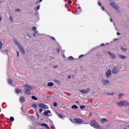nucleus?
Listing matches in <instances>:
<instances>
[{
    "instance_id": "nucleus-23",
    "label": "nucleus",
    "mask_w": 129,
    "mask_h": 129,
    "mask_svg": "<svg viewBox=\"0 0 129 129\" xmlns=\"http://www.w3.org/2000/svg\"><path fill=\"white\" fill-rule=\"evenodd\" d=\"M8 82L9 84H13L14 82H13V80H12L11 79H8Z\"/></svg>"
},
{
    "instance_id": "nucleus-13",
    "label": "nucleus",
    "mask_w": 129,
    "mask_h": 129,
    "mask_svg": "<svg viewBox=\"0 0 129 129\" xmlns=\"http://www.w3.org/2000/svg\"><path fill=\"white\" fill-rule=\"evenodd\" d=\"M23 92V91L21 89H17L16 90V93L17 94H20V95H22V93Z\"/></svg>"
},
{
    "instance_id": "nucleus-34",
    "label": "nucleus",
    "mask_w": 129,
    "mask_h": 129,
    "mask_svg": "<svg viewBox=\"0 0 129 129\" xmlns=\"http://www.w3.org/2000/svg\"><path fill=\"white\" fill-rule=\"evenodd\" d=\"M10 21L13 22V17H12V16L10 17Z\"/></svg>"
},
{
    "instance_id": "nucleus-31",
    "label": "nucleus",
    "mask_w": 129,
    "mask_h": 129,
    "mask_svg": "<svg viewBox=\"0 0 129 129\" xmlns=\"http://www.w3.org/2000/svg\"><path fill=\"white\" fill-rule=\"evenodd\" d=\"M69 60H73L74 59V58H73V56H70L69 57Z\"/></svg>"
},
{
    "instance_id": "nucleus-51",
    "label": "nucleus",
    "mask_w": 129,
    "mask_h": 129,
    "mask_svg": "<svg viewBox=\"0 0 129 129\" xmlns=\"http://www.w3.org/2000/svg\"><path fill=\"white\" fill-rule=\"evenodd\" d=\"M110 22H112V19H110Z\"/></svg>"
},
{
    "instance_id": "nucleus-48",
    "label": "nucleus",
    "mask_w": 129,
    "mask_h": 129,
    "mask_svg": "<svg viewBox=\"0 0 129 129\" xmlns=\"http://www.w3.org/2000/svg\"><path fill=\"white\" fill-rule=\"evenodd\" d=\"M36 35L35 34H33V36H34V37H36Z\"/></svg>"
},
{
    "instance_id": "nucleus-15",
    "label": "nucleus",
    "mask_w": 129,
    "mask_h": 129,
    "mask_svg": "<svg viewBox=\"0 0 129 129\" xmlns=\"http://www.w3.org/2000/svg\"><path fill=\"white\" fill-rule=\"evenodd\" d=\"M108 54H109L110 57L112 58V59H115L116 56H115V54H113V53H110V52H108Z\"/></svg>"
},
{
    "instance_id": "nucleus-8",
    "label": "nucleus",
    "mask_w": 129,
    "mask_h": 129,
    "mask_svg": "<svg viewBox=\"0 0 129 129\" xmlns=\"http://www.w3.org/2000/svg\"><path fill=\"white\" fill-rule=\"evenodd\" d=\"M80 92H81V93H83L84 94L86 93H88L90 91V88H88L87 89H83L79 90Z\"/></svg>"
},
{
    "instance_id": "nucleus-44",
    "label": "nucleus",
    "mask_w": 129,
    "mask_h": 129,
    "mask_svg": "<svg viewBox=\"0 0 129 129\" xmlns=\"http://www.w3.org/2000/svg\"><path fill=\"white\" fill-rule=\"evenodd\" d=\"M117 35L118 36H119V35H120V34L119 33V32H117Z\"/></svg>"
},
{
    "instance_id": "nucleus-7",
    "label": "nucleus",
    "mask_w": 129,
    "mask_h": 129,
    "mask_svg": "<svg viewBox=\"0 0 129 129\" xmlns=\"http://www.w3.org/2000/svg\"><path fill=\"white\" fill-rule=\"evenodd\" d=\"M38 107L40 108H43V109H48L49 106L46 105L44 104L43 103L38 104Z\"/></svg>"
},
{
    "instance_id": "nucleus-28",
    "label": "nucleus",
    "mask_w": 129,
    "mask_h": 129,
    "mask_svg": "<svg viewBox=\"0 0 129 129\" xmlns=\"http://www.w3.org/2000/svg\"><path fill=\"white\" fill-rule=\"evenodd\" d=\"M85 106H84V105H82V106H80V108L81 109H84V108H85Z\"/></svg>"
},
{
    "instance_id": "nucleus-4",
    "label": "nucleus",
    "mask_w": 129,
    "mask_h": 129,
    "mask_svg": "<svg viewBox=\"0 0 129 129\" xmlns=\"http://www.w3.org/2000/svg\"><path fill=\"white\" fill-rule=\"evenodd\" d=\"M91 125L95 128L102 129L101 127L98 125V124H97V122H96V121L95 120H93L91 122Z\"/></svg>"
},
{
    "instance_id": "nucleus-57",
    "label": "nucleus",
    "mask_w": 129,
    "mask_h": 129,
    "mask_svg": "<svg viewBox=\"0 0 129 129\" xmlns=\"http://www.w3.org/2000/svg\"><path fill=\"white\" fill-rule=\"evenodd\" d=\"M106 45H108V43H107Z\"/></svg>"
},
{
    "instance_id": "nucleus-35",
    "label": "nucleus",
    "mask_w": 129,
    "mask_h": 129,
    "mask_svg": "<svg viewBox=\"0 0 129 129\" xmlns=\"http://www.w3.org/2000/svg\"><path fill=\"white\" fill-rule=\"evenodd\" d=\"M69 5H71L72 4V1H68Z\"/></svg>"
},
{
    "instance_id": "nucleus-40",
    "label": "nucleus",
    "mask_w": 129,
    "mask_h": 129,
    "mask_svg": "<svg viewBox=\"0 0 129 129\" xmlns=\"http://www.w3.org/2000/svg\"><path fill=\"white\" fill-rule=\"evenodd\" d=\"M17 57H19L20 56V54L19 53V51H17Z\"/></svg>"
},
{
    "instance_id": "nucleus-12",
    "label": "nucleus",
    "mask_w": 129,
    "mask_h": 129,
    "mask_svg": "<svg viewBox=\"0 0 129 129\" xmlns=\"http://www.w3.org/2000/svg\"><path fill=\"white\" fill-rule=\"evenodd\" d=\"M110 75H111V70H108L106 72V77L107 78H109L110 77Z\"/></svg>"
},
{
    "instance_id": "nucleus-33",
    "label": "nucleus",
    "mask_w": 129,
    "mask_h": 129,
    "mask_svg": "<svg viewBox=\"0 0 129 129\" xmlns=\"http://www.w3.org/2000/svg\"><path fill=\"white\" fill-rule=\"evenodd\" d=\"M2 47H3V43L0 41V49H2Z\"/></svg>"
},
{
    "instance_id": "nucleus-47",
    "label": "nucleus",
    "mask_w": 129,
    "mask_h": 129,
    "mask_svg": "<svg viewBox=\"0 0 129 129\" xmlns=\"http://www.w3.org/2000/svg\"><path fill=\"white\" fill-rule=\"evenodd\" d=\"M101 46H104V44L102 43L100 45Z\"/></svg>"
},
{
    "instance_id": "nucleus-39",
    "label": "nucleus",
    "mask_w": 129,
    "mask_h": 129,
    "mask_svg": "<svg viewBox=\"0 0 129 129\" xmlns=\"http://www.w3.org/2000/svg\"><path fill=\"white\" fill-rule=\"evenodd\" d=\"M57 51L58 53H60V49L59 48H57Z\"/></svg>"
},
{
    "instance_id": "nucleus-41",
    "label": "nucleus",
    "mask_w": 129,
    "mask_h": 129,
    "mask_svg": "<svg viewBox=\"0 0 129 129\" xmlns=\"http://www.w3.org/2000/svg\"><path fill=\"white\" fill-rule=\"evenodd\" d=\"M39 111H40V112H42V111H43V109H40Z\"/></svg>"
},
{
    "instance_id": "nucleus-52",
    "label": "nucleus",
    "mask_w": 129,
    "mask_h": 129,
    "mask_svg": "<svg viewBox=\"0 0 129 129\" xmlns=\"http://www.w3.org/2000/svg\"><path fill=\"white\" fill-rule=\"evenodd\" d=\"M4 52H8V50H4Z\"/></svg>"
},
{
    "instance_id": "nucleus-45",
    "label": "nucleus",
    "mask_w": 129,
    "mask_h": 129,
    "mask_svg": "<svg viewBox=\"0 0 129 129\" xmlns=\"http://www.w3.org/2000/svg\"><path fill=\"white\" fill-rule=\"evenodd\" d=\"M20 9H17L16 10V12H20Z\"/></svg>"
},
{
    "instance_id": "nucleus-16",
    "label": "nucleus",
    "mask_w": 129,
    "mask_h": 129,
    "mask_svg": "<svg viewBox=\"0 0 129 129\" xmlns=\"http://www.w3.org/2000/svg\"><path fill=\"white\" fill-rule=\"evenodd\" d=\"M71 108H72V109H78L79 107L76 105H73L72 106Z\"/></svg>"
},
{
    "instance_id": "nucleus-24",
    "label": "nucleus",
    "mask_w": 129,
    "mask_h": 129,
    "mask_svg": "<svg viewBox=\"0 0 129 129\" xmlns=\"http://www.w3.org/2000/svg\"><path fill=\"white\" fill-rule=\"evenodd\" d=\"M32 99H33V100H38V98H37L35 96H32Z\"/></svg>"
},
{
    "instance_id": "nucleus-22",
    "label": "nucleus",
    "mask_w": 129,
    "mask_h": 129,
    "mask_svg": "<svg viewBox=\"0 0 129 129\" xmlns=\"http://www.w3.org/2000/svg\"><path fill=\"white\" fill-rule=\"evenodd\" d=\"M101 122H103V123L106 122V121H107V119L103 118L101 119Z\"/></svg>"
},
{
    "instance_id": "nucleus-21",
    "label": "nucleus",
    "mask_w": 129,
    "mask_h": 129,
    "mask_svg": "<svg viewBox=\"0 0 129 129\" xmlns=\"http://www.w3.org/2000/svg\"><path fill=\"white\" fill-rule=\"evenodd\" d=\"M31 106L32 107H34L35 109H37V107H38V105L36 104H33Z\"/></svg>"
},
{
    "instance_id": "nucleus-2",
    "label": "nucleus",
    "mask_w": 129,
    "mask_h": 129,
    "mask_svg": "<svg viewBox=\"0 0 129 129\" xmlns=\"http://www.w3.org/2000/svg\"><path fill=\"white\" fill-rule=\"evenodd\" d=\"M109 7L110 8H112L113 9H115L117 11V12H119L120 7L118 6V5H116L115 3L113 2H111L109 3Z\"/></svg>"
},
{
    "instance_id": "nucleus-19",
    "label": "nucleus",
    "mask_w": 129,
    "mask_h": 129,
    "mask_svg": "<svg viewBox=\"0 0 129 129\" xmlns=\"http://www.w3.org/2000/svg\"><path fill=\"white\" fill-rule=\"evenodd\" d=\"M20 100L21 102H25V98L23 96H21L20 97Z\"/></svg>"
},
{
    "instance_id": "nucleus-18",
    "label": "nucleus",
    "mask_w": 129,
    "mask_h": 129,
    "mask_svg": "<svg viewBox=\"0 0 129 129\" xmlns=\"http://www.w3.org/2000/svg\"><path fill=\"white\" fill-rule=\"evenodd\" d=\"M42 126H44L45 127H46V128L49 129V126H48V125L46 123H42L41 124Z\"/></svg>"
},
{
    "instance_id": "nucleus-43",
    "label": "nucleus",
    "mask_w": 129,
    "mask_h": 129,
    "mask_svg": "<svg viewBox=\"0 0 129 129\" xmlns=\"http://www.w3.org/2000/svg\"><path fill=\"white\" fill-rule=\"evenodd\" d=\"M34 33H35V34H37L38 33V31H37V30L35 31Z\"/></svg>"
},
{
    "instance_id": "nucleus-14",
    "label": "nucleus",
    "mask_w": 129,
    "mask_h": 129,
    "mask_svg": "<svg viewBox=\"0 0 129 129\" xmlns=\"http://www.w3.org/2000/svg\"><path fill=\"white\" fill-rule=\"evenodd\" d=\"M55 113L57 114L58 116L60 118H64L65 117V116L62 114L58 113V112L55 111Z\"/></svg>"
},
{
    "instance_id": "nucleus-32",
    "label": "nucleus",
    "mask_w": 129,
    "mask_h": 129,
    "mask_svg": "<svg viewBox=\"0 0 129 129\" xmlns=\"http://www.w3.org/2000/svg\"><path fill=\"white\" fill-rule=\"evenodd\" d=\"M57 102L53 103V106L56 107V106H57Z\"/></svg>"
},
{
    "instance_id": "nucleus-53",
    "label": "nucleus",
    "mask_w": 129,
    "mask_h": 129,
    "mask_svg": "<svg viewBox=\"0 0 129 129\" xmlns=\"http://www.w3.org/2000/svg\"><path fill=\"white\" fill-rule=\"evenodd\" d=\"M109 2H113V0H108Z\"/></svg>"
},
{
    "instance_id": "nucleus-56",
    "label": "nucleus",
    "mask_w": 129,
    "mask_h": 129,
    "mask_svg": "<svg viewBox=\"0 0 129 129\" xmlns=\"http://www.w3.org/2000/svg\"><path fill=\"white\" fill-rule=\"evenodd\" d=\"M70 77H71L70 76H69V78H70Z\"/></svg>"
},
{
    "instance_id": "nucleus-25",
    "label": "nucleus",
    "mask_w": 129,
    "mask_h": 129,
    "mask_svg": "<svg viewBox=\"0 0 129 129\" xmlns=\"http://www.w3.org/2000/svg\"><path fill=\"white\" fill-rule=\"evenodd\" d=\"M123 95H124V94L122 93H120L118 95V98H121L122 96H123Z\"/></svg>"
},
{
    "instance_id": "nucleus-37",
    "label": "nucleus",
    "mask_w": 129,
    "mask_h": 129,
    "mask_svg": "<svg viewBox=\"0 0 129 129\" xmlns=\"http://www.w3.org/2000/svg\"><path fill=\"white\" fill-rule=\"evenodd\" d=\"M101 9L102 10V11H104L105 9L104 7L103 6H101Z\"/></svg>"
},
{
    "instance_id": "nucleus-6",
    "label": "nucleus",
    "mask_w": 129,
    "mask_h": 129,
    "mask_svg": "<svg viewBox=\"0 0 129 129\" xmlns=\"http://www.w3.org/2000/svg\"><path fill=\"white\" fill-rule=\"evenodd\" d=\"M72 122L73 123H83V120L80 118H75L73 120H71Z\"/></svg>"
},
{
    "instance_id": "nucleus-10",
    "label": "nucleus",
    "mask_w": 129,
    "mask_h": 129,
    "mask_svg": "<svg viewBox=\"0 0 129 129\" xmlns=\"http://www.w3.org/2000/svg\"><path fill=\"white\" fill-rule=\"evenodd\" d=\"M44 115H46V116H50V115H52V113H51V111L50 110H46L44 111Z\"/></svg>"
},
{
    "instance_id": "nucleus-17",
    "label": "nucleus",
    "mask_w": 129,
    "mask_h": 129,
    "mask_svg": "<svg viewBox=\"0 0 129 129\" xmlns=\"http://www.w3.org/2000/svg\"><path fill=\"white\" fill-rule=\"evenodd\" d=\"M47 85L48 86H49L50 87H52L53 86H54V83H52V82H49L47 83Z\"/></svg>"
},
{
    "instance_id": "nucleus-50",
    "label": "nucleus",
    "mask_w": 129,
    "mask_h": 129,
    "mask_svg": "<svg viewBox=\"0 0 129 129\" xmlns=\"http://www.w3.org/2000/svg\"><path fill=\"white\" fill-rule=\"evenodd\" d=\"M2 21V17L0 16V22Z\"/></svg>"
},
{
    "instance_id": "nucleus-30",
    "label": "nucleus",
    "mask_w": 129,
    "mask_h": 129,
    "mask_svg": "<svg viewBox=\"0 0 129 129\" xmlns=\"http://www.w3.org/2000/svg\"><path fill=\"white\" fill-rule=\"evenodd\" d=\"M10 120L11 121H14V120H15V118H14V117H11Z\"/></svg>"
},
{
    "instance_id": "nucleus-38",
    "label": "nucleus",
    "mask_w": 129,
    "mask_h": 129,
    "mask_svg": "<svg viewBox=\"0 0 129 129\" xmlns=\"http://www.w3.org/2000/svg\"><path fill=\"white\" fill-rule=\"evenodd\" d=\"M98 4L100 7H101V4L99 2H98Z\"/></svg>"
},
{
    "instance_id": "nucleus-9",
    "label": "nucleus",
    "mask_w": 129,
    "mask_h": 129,
    "mask_svg": "<svg viewBox=\"0 0 129 129\" xmlns=\"http://www.w3.org/2000/svg\"><path fill=\"white\" fill-rule=\"evenodd\" d=\"M101 82L103 85H107V84H109V80H108L103 79L101 80Z\"/></svg>"
},
{
    "instance_id": "nucleus-54",
    "label": "nucleus",
    "mask_w": 129,
    "mask_h": 129,
    "mask_svg": "<svg viewBox=\"0 0 129 129\" xmlns=\"http://www.w3.org/2000/svg\"><path fill=\"white\" fill-rule=\"evenodd\" d=\"M76 102L78 103H79V102H78V101H76Z\"/></svg>"
},
{
    "instance_id": "nucleus-29",
    "label": "nucleus",
    "mask_w": 129,
    "mask_h": 129,
    "mask_svg": "<svg viewBox=\"0 0 129 129\" xmlns=\"http://www.w3.org/2000/svg\"><path fill=\"white\" fill-rule=\"evenodd\" d=\"M121 49L122 50H123V52H125V51H126V49H125L122 47H121Z\"/></svg>"
},
{
    "instance_id": "nucleus-49",
    "label": "nucleus",
    "mask_w": 129,
    "mask_h": 129,
    "mask_svg": "<svg viewBox=\"0 0 129 129\" xmlns=\"http://www.w3.org/2000/svg\"><path fill=\"white\" fill-rule=\"evenodd\" d=\"M43 0H39V3H41Z\"/></svg>"
},
{
    "instance_id": "nucleus-3",
    "label": "nucleus",
    "mask_w": 129,
    "mask_h": 129,
    "mask_svg": "<svg viewBox=\"0 0 129 129\" xmlns=\"http://www.w3.org/2000/svg\"><path fill=\"white\" fill-rule=\"evenodd\" d=\"M117 105L118 106H124L125 107H126L128 105V102L127 101L123 100L122 101H120L119 102L116 103Z\"/></svg>"
},
{
    "instance_id": "nucleus-5",
    "label": "nucleus",
    "mask_w": 129,
    "mask_h": 129,
    "mask_svg": "<svg viewBox=\"0 0 129 129\" xmlns=\"http://www.w3.org/2000/svg\"><path fill=\"white\" fill-rule=\"evenodd\" d=\"M15 44H16V45H17V46H18V47L19 48V50L21 52V53H22V54H25V50L24 49L23 47H22V46H21V44H20V43H19V42L18 41H16Z\"/></svg>"
},
{
    "instance_id": "nucleus-1",
    "label": "nucleus",
    "mask_w": 129,
    "mask_h": 129,
    "mask_svg": "<svg viewBox=\"0 0 129 129\" xmlns=\"http://www.w3.org/2000/svg\"><path fill=\"white\" fill-rule=\"evenodd\" d=\"M26 94L30 95L31 91H32V87L29 85H24L23 86Z\"/></svg>"
},
{
    "instance_id": "nucleus-36",
    "label": "nucleus",
    "mask_w": 129,
    "mask_h": 129,
    "mask_svg": "<svg viewBox=\"0 0 129 129\" xmlns=\"http://www.w3.org/2000/svg\"><path fill=\"white\" fill-rule=\"evenodd\" d=\"M83 56H84V55H83V54H82V55H80L79 56V58H82V57H83Z\"/></svg>"
},
{
    "instance_id": "nucleus-27",
    "label": "nucleus",
    "mask_w": 129,
    "mask_h": 129,
    "mask_svg": "<svg viewBox=\"0 0 129 129\" xmlns=\"http://www.w3.org/2000/svg\"><path fill=\"white\" fill-rule=\"evenodd\" d=\"M35 11H39L40 10V6H37V7L35 8Z\"/></svg>"
},
{
    "instance_id": "nucleus-55",
    "label": "nucleus",
    "mask_w": 129,
    "mask_h": 129,
    "mask_svg": "<svg viewBox=\"0 0 129 129\" xmlns=\"http://www.w3.org/2000/svg\"><path fill=\"white\" fill-rule=\"evenodd\" d=\"M57 67H58L57 66L55 67V68H57Z\"/></svg>"
},
{
    "instance_id": "nucleus-26",
    "label": "nucleus",
    "mask_w": 129,
    "mask_h": 129,
    "mask_svg": "<svg viewBox=\"0 0 129 129\" xmlns=\"http://www.w3.org/2000/svg\"><path fill=\"white\" fill-rule=\"evenodd\" d=\"M36 30H37V27H36L35 26H33L31 28L32 31H35Z\"/></svg>"
},
{
    "instance_id": "nucleus-11",
    "label": "nucleus",
    "mask_w": 129,
    "mask_h": 129,
    "mask_svg": "<svg viewBox=\"0 0 129 129\" xmlns=\"http://www.w3.org/2000/svg\"><path fill=\"white\" fill-rule=\"evenodd\" d=\"M112 72L113 74H117L118 73V68L117 67H114L112 70Z\"/></svg>"
},
{
    "instance_id": "nucleus-42",
    "label": "nucleus",
    "mask_w": 129,
    "mask_h": 129,
    "mask_svg": "<svg viewBox=\"0 0 129 129\" xmlns=\"http://www.w3.org/2000/svg\"><path fill=\"white\" fill-rule=\"evenodd\" d=\"M36 114H37V116L38 118H39V114H38V113H36Z\"/></svg>"
},
{
    "instance_id": "nucleus-46",
    "label": "nucleus",
    "mask_w": 129,
    "mask_h": 129,
    "mask_svg": "<svg viewBox=\"0 0 129 129\" xmlns=\"http://www.w3.org/2000/svg\"><path fill=\"white\" fill-rule=\"evenodd\" d=\"M51 39H52L54 41L55 40V38L53 37H51Z\"/></svg>"
},
{
    "instance_id": "nucleus-20",
    "label": "nucleus",
    "mask_w": 129,
    "mask_h": 129,
    "mask_svg": "<svg viewBox=\"0 0 129 129\" xmlns=\"http://www.w3.org/2000/svg\"><path fill=\"white\" fill-rule=\"evenodd\" d=\"M119 58H121V59H125V58H126V56L122 54H119Z\"/></svg>"
}]
</instances>
